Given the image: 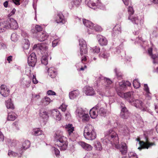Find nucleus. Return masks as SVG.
Instances as JSON below:
<instances>
[{"instance_id":"nucleus-1","label":"nucleus","mask_w":158,"mask_h":158,"mask_svg":"<svg viewBox=\"0 0 158 158\" xmlns=\"http://www.w3.org/2000/svg\"><path fill=\"white\" fill-rule=\"evenodd\" d=\"M104 134L105 137L101 139L104 144H106L110 143L113 147L117 149L120 148L118 135L113 129H111L106 131Z\"/></svg>"},{"instance_id":"nucleus-58","label":"nucleus","mask_w":158,"mask_h":158,"mask_svg":"<svg viewBox=\"0 0 158 158\" xmlns=\"http://www.w3.org/2000/svg\"><path fill=\"white\" fill-rule=\"evenodd\" d=\"M129 158H138L136 154L133 152H131L129 154Z\"/></svg>"},{"instance_id":"nucleus-49","label":"nucleus","mask_w":158,"mask_h":158,"mask_svg":"<svg viewBox=\"0 0 158 158\" xmlns=\"http://www.w3.org/2000/svg\"><path fill=\"white\" fill-rule=\"evenodd\" d=\"M51 39L53 41L52 42V46L53 47H56L58 44L59 42V40L57 38L56 36H55L54 38V37L52 38Z\"/></svg>"},{"instance_id":"nucleus-7","label":"nucleus","mask_w":158,"mask_h":158,"mask_svg":"<svg viewBox=\"0 0 158 158\" xmlns=\"http://www.w3.org/2000/svg\"><path fill=\"white\" fill-rule=\"evenodd\" d=\"M85 3L89 7L94 10L97 8L103 10H106L105 5L101 3L99 0H85Z\"/></svg>"},{"instance_id":"nucleus-27","label":"nucleus","mask_w":158,"mask_h":158,"mask_svg":"<svg viewBox=\"0 0 158 158\" xmlns=\"http://www.w3.org/2000/svg\"><path fill=\"white\" fill-rule=\"evenodd\" d=\"M81 1L82 0H72L69 5L70 8L72 9L78 7L81 5Z\"/></svg>"},{"instance_id":"nucleus-39","label":"nucleus","mask_w":158,"mask_h":158,"mask_svg":"<svg viewBox=\"0 0 158 158\" xmlns=\"http://www.w3.org/2000/svg\"><path fill=\"white\" fill-rule=\"evenodd\" d=\"M118 84V86L116 88V90L118 94V92H121V91L124 90L126 89L123 81L119 82Z\"/></svg>"},{"instance_id":"nucleus-8","label":"nucleus","mask_w":158,"mask_h":158,"mask_svg":"<svg viewBox=\"0 0 158 158\" xmlns=\"http://www.w3.org/2000/svg\"><path fill=\"white\" fill-rule=\"evenodd\" d=\"M118 95L120 97L124 98L131 104L135 98V94L134 92L132 91L125 93H123L122 92H118Z\"/></svg>"},{"instance_id":"nucleus-55","label":"nucleus","mask_w":158,"mask_h":158,"mask_svg":"<svg viewBox=\"0 0 158 158\" xmlns=\"http://www.w3.org/2000/svg\"><path fill=\"white\" fill-rule=\"evenodd\" d=\"M91 50L93 52L98 53L100 52V48L99 47L96 46L92 48Z\"/></svg>"},{"instance_id":"nucleus-13","label":"nucleus","mask_w":158,"mask_h":158,"mask_svg":"<svg viewBox=\"0 0 158 158\" xmlns=\"http://www.w3.org/2000/svg\"><path fill=\"white\" fill-rule=\"evenodd\" d=\"M76 21L81 23L82 22L84 25L89 28V29H92L93 28V23L85 19H81L78 17L76 18Z\"/></svg>"},{"instance_id":"nucleus-61","label":"nucleus","mask_w":158,"mask_h":158,"mask_svg":"<svg viewBox=\"0 0 158 158\" xmlns=\"http://www.w3.org/2000/svg\"><path fill=\"white\" fill-rule=\"evenodd\" d=\"M124 4L127 6L129 5H131V0H122Z\"/></svg>"},{"instance_id":"nucleus-24","label":"nucleus","mask_w":158,"mask_h":158,"mask_svg":"<svg viewBox=\"0 0 158 158\" xmlns=\"http://www.w3.org/2000/svg\"><path fill=\"white\" fill-rule=\"evenodd\" d=\"M84 92L86 95L92 96L95 94V92L92 87L86 86L84 88Z\"/></svg>"},{"instance_id":"nucleus-63","label":"nucleus","mask_w":158,"mask_h":158,"mask_svg":"<svg viewBox=\"0 0 158 158\" xmlns=\"http://www.w3.org/2000/svg\"><path fill=\"white\" fill-rule=\"evenodd\" d=\"M144 90L146 92V93H149V88L147 84H144Z\"/></svg>"},{"instance_id":"nucleus-32","label":"nucleus","mask_w":158,"mask_h":158,"mask_svg":"<svg viewBox=\"0 0 158 158\" xmlns=\"http://www.w3.org/2000/svg\"><path fill=\"white\" fill-rule=\"evenodd\" d=\"M48 72L49 76L52 78H55L57 74L56 70L53 67L48 68Z\"/></svg>"},{"instance_id":"nucleus-3","label":"nucleus","mask_w":158,"mask_h":158,"mask_svg":"<svg viewBox=\"0 0 158 158\" xmlns=\"http://www.w3.org/2000/svg\"><path fill=\"white\" fill-rule=\"evenodd\" d=\"M38 45L41 53L43 55L41 60V62L42 64L46 65L48 64V59H51L50 52H48V45L44 43L38 44Z\"/></svg>"},{"instance_id":"nucleus-34","label":"nucleus","mask_w":158,"mask_h":158,"mask_svg":"<svg viewBox=\"0 0 158 158\" xmlns=\"http://www.w3.org/2000/svg\"><path fill=\"white\" fill-rule=\"evenodd\" d=\"M52 116L57 121H60L61 118V115L60 112L57 109H55L53 110L52 112Z\"/></svg>"},{"instance_id":"nucleus-40","label":"nucleus","mask_w":158,"mask_h":158,"mask_svg":"<svg viewBox=\"0 0 158 158\" xmlns=\"http://www.w3.org/2000/svg\"><path fill=\"white\" fill-rule=\"evenodd\" d=\"M39 114L40 117L42 119L47 120L49 118L48 112L45 110H40Z\"/></svg>"},{"instance_id":"nucleus-37","label":"nucleus","mask_w":158,"mask_h":158,"mask_svg":"<svg viewBox=\"0 0 158 158\" xmlns=\"http://www.w3.org/2000/svg\"><path fill=\"white\" fill-rule=\"evenodd\" d=\"M102 30V28L101 27L97 25H94L93 24V28L92 29H88V32L89 34H94V31H101Z\"/></svg>"},{"instance_id":"nucleus-25","label":"nucleus","mask_w":158,"mask_h":158,"mask_svg":"<svg viewBox=\"0 0 158 158\" xmlns=\"http://www.w3.org/2000/svg\"><path fill=\"white\" fill-rule=\"evenodd\" d=\"M55 21L57 23L64 24L66 22L64 16L61 13L58 14L55 18Z\"/></svg>"},{"instance_id":"nucleus-43","label":"nucleus","mask_w":158,"mask_h":158,"mask_svg":"<svg viewBox=\"0 0 158 158\" xmlns=\"http://www.w3.org/2000/svg\"><path fill=\"white\" fill-rule=\"evenodd\" d=\"M43 131L39 128L33 129L32 131V134L35 136H39L43 134Z\"/></svg>"},{"instance_id":"nucleus-9","label":"nucleus","mask_w":158,"mask_h":158,"mask_svg":"<svg viewBox=\"0 0 158 158\" xmlns=\"http://www.w3.org/2000/svg\"><path fill=\"white\" fill-rule=\"evenodd\" d=\"M131 104L136 107L139 108L143 111H148L151 114H152V112L149 111L147 108H145L143 103L141 100L138 99H135V98Z\"/></svg>"},{"instance_id":"nucleus-59","label":"nucleus","mask_w":158,"mask_h":158,"mask_svg":"<svg viewBox=\"0 0 158 158\" xmlns=\"http://www.w3.org/2000/svg\"><path fill=\"white\" fill-rule=\"evenodd\" d=\"M157 31H153L151 34L150 35V38L152 39L154 37L157 36Z\"/></svg>"},{"instance_id":"nucleus-6","label":"nucleus","mask_w":158,"mask_h":158,"mask_svg":"<svg viewBox=\"0 0 158 158\" xmlns=\"http://www.w3.org/2000/svg\"><path fill=\"white\" fill-rule=\"evenodd\" d=\"M98 80L99 81L97 82L96 85L101 89H108L112 87V81L109 79L101 76L98 77Z\"/></svg>"},{"instance_id":"nucleus-19","label":"nucleus","mask_w":158,"mask_h":158,"mask_svg":"<svg viewBox=\"0 0 158 158\" xmlns=\"http://www.w3.org/2000/svg\"><path fill=\"white\" fill-rule=\"evenodd\" d=\"M78 144L85 150L90 151L93 148L89 144L83 141H79L78 143Z\"/></svg>"},{"instance_id":"nucleus-35","label":"nucleus","mask_w":158,"mask_h":158,"mask_svg":"<svg viewBox=\"0 0 158 158\" xmlns=\"http://www.w3.org/2000/svg\"><path fill=\"white\" fill-rule=\"evenodd\" d=\"M121 26L119 24L116 25L114 28L112 36H115L121 33Z\"/></svg>"},{"instance_id":"nucleus-41","label":"nucleus","mask_w":158,"mask_h":158,"mask_svg":"<svg viewBox=\"0 0 158 158\" xmlns=\"http://www.w3.org/2000/svg\"><path fill=\"white\" fill-rule=\"evenodd\" d=\"M94 146L95 150L98 151H101L103 149V148L100 142L98 140H96L94 141Z\"/></svg>"},{"instance_id":"nucleus-54","label":"nucleus","mask_w":158,"mask_h":158,"mask_svg":"<svg viewBox=\"0 0 158 158\" xmlns=\"http://www.w3.org/2000/svg\"><path fill=\"white\" fill-rule=\"evenodd\" d=\"M25 42L24 44L23 48L24 49H27L29 48L30 44L28 40L25 39Z\"/></svg>"},{"instance_id":"nucleus-42","label":"nucleus","mask_w":158,"mask_h":158,"mask_svg":"<svg viewBox=\"0 0 158 158\" xmlns=\"http://www.w3.org/2000/svg\"><path fill=\"white\" fill-rule=\"evenodd\" d=\"M127 151V146L126 143L124 142H122L121 144L120 152L123 154H126Z\"/></svg>"},{"instance_id":"nucleus-64","label":"nucleus","mask_w":158,"mask_h":158,"mask_svg":"<svg viewBox=\"0 0 158 158\" xmlns=\"http://www.w3.org/2000/svg\"><path fill=\"white\" fill-rule=\"evenodd\" d=\"M15 11L16 10L15 8H14L8 15V16L9 18H10V17L15 14Z\"/></svg>"},{"instance_id":"nucleus-48","label":"nucleus","mask_w":158,"mask_h":158,"mask_svg":"<svg viewBox=\"0 0 158 158\" xmlns=\"http://www.w3.org/2000/svg\"><path fill=\"white\" fill-rule=\"evenodd\" d=\"M6 142L8 145L11 147H15L16 145V141L13 140H12L10 139H7Z\"/></svg>"},{"instance_id":"nucleus-36","label":"nucleus","mask_w":158,"mask_h":158,"mask_svg":"<svg viewBox=\"0 0 158 158\" xmlns=\"http://www.w3.org/2000/svg\"><path fill=\"white\" fill-rule=\"evenodd\" d=\"M51 102V101L50 98L45 97L41 100L40 103L39 105L44 106H46L49 104Z\"/></svg>"},{"instance_id":"nucleus-30","label":"nucleus","mask_w":158,"mask_h":158,"mask_svg":"<svg viewBox=\"0 0 158 158\" xmlns=\"http://www.w3.org/2000/svg\"><path fill=\"white\" fill-rule=\"evenodd\" d=\"M77 118L79 120H81L83 122H88L89 119L90 117L88 114V111H87L83 113L82 115L81 116Z\"/></svg>"},{"instance_id":"nucleus-62","label":"nucleus","mask_w":158,"mask_h":158,"mask_svg":"<svg viewBox=\"0 0 158 158\" xmlns=\"http://www.w3.org/2000/svg\"><path fill=\"white\" fill-rule=\"evenodd\" d=\"M67 106L64 104L63 103L60 107V108L63 111H65L66 109Z\"/></svg>"},{"instance_id":"nucleus-46","label":"nucleus","mask_w":158,"mask_h":158,"mask_svg":"<svg viewBox=\"0 0 158 158\" xmlns=\"http://www.w3.org/2000/svg\"><path fill=\"white\" fill-rule=\"evenodd\" d=\"M16 118V114L13 112L8 113L7 120L10 121H14Z\"/></svg>"},{"instance_id":"nucleus-20","label":"nucleus","mask_w":158,"mask_h":158,"mask_svg":"<svg viewBox=\"0 0 158 158\" xmlns=\"http://www.w3.org/2000/svg\"><path fill=\"white\" fill-rule=\"evenodd\" d=\"M9 90L6 85H2L0 86V93L4 97H6L9 94Z\"/></svg>"},{"instance_id":"nucleus-26","label":"nucleus","mask_w":158,"mask_h":158,"mask_svg":"<svg viewBox=\"0 0 158 158\" xmlns=\"http://www.w3.org/2000/svg\"><path fill=\"white\" fill-rule=\"evenodd\" d=\"M30 145V143L29 140H25L23 141L22 143L21 148L19 149L21 151L19 152L20 153H22L23 151L28 148Z\"/></svg>"},{"instance_id":"nucleus-10","label":"nucleus","mask_w":158,"mask_h":158,"mask_svg":"<svg viewBox=\"0 0 158 158\" xmlns=\"http://www.w3.org/2000/svg\"><path fill=\"white\" fill-rule=\"evenodd\" d=\"M80 53L81 56L86 55L87 53V45L85 41L82 39L79 40Z\"/></svg>"},{"instance_id":"nucleus-31","label":"nucleus","mask_w":158,"mask_h":158,"mask_svg":"<svg viewBox=\"0 0 158 158\" xmlns=\"http://www.w3.org/2000/svg\"><path fill=\"white\" fill-rule=\"evenodd\" d=\"M77 118L79 120H81L83 122H88L89 119L90 117L88 114V111H87L83 113L82 115L81 116Z\"/></svg>"},{"instance_id":"nucleus-11","label":"nucleus","mask_w":158,"mask_h":158,"mask_svg":"<svg viewBox=\"0 0 158 158\" xmlns=\"http://www.w3.org/2000/svg\"><path fill=\"white\" fill-rule=\"evenodd\" d=\"M81 56V61L77 63L76 65L77 69L79 71H83L86 68V66L85 63L87 59L86 56V55H83Z\"/></svg>"},{"instance_id":"nucleus-17","label":"nucleus","mask_w":158,"mask_h":158,"mask_svg":"<svg viewBox=\"0 0 158 158\" xmlns=\"http://www.w3.org/2000/svg\"><path fill=\"white\" fill-rule=\"evenodd\" d=\"M123 106L124 105L123 104L121 106V110L120 114V116L124 119H127L129 117L130 113L127 108Z\"/></svg>"},{"instance_id":"nucleus-12","label":"nucleus","mask_w":158,"mask_h":158,"mask_svg":"<svg viewBox=\"0 0 158 158\" xmlns=\"http://www.w3.org/2000/svg\"><path fill=\"white\" fill-rule=\"evenodd\" d=\"M7 29L11 28L16 29L18 27V25L16 21L12 18H10L8 21H4Z\"/></svg>"},{"instance_id":"nucleus-14","label":"nucleus","mask_w":158,"mask_h":158,"mask_svg":"<svg viewBox=\"0 0 158 158\" xmlns=\"http://www.w3.org/2000/svg\"><path fill=\"white\" fill-rule=\"evenodd\" d=\"M36 57L34 53H31L28 57L27 62L28 65L32 67L35 66L36 62Z\"/></svg>"},{"instance_id":"nucleus-56","label":"nucleus","mask_w":158,"mask_h":158,"mask_svg":"<svg viewBox=\"0 0 158 158\" xmlns=\"http://www.w3.org/2000/svg\"><path fill=\"white\" fill-rule=\"evenodd\" d=\"M8 155L10 156H16L18 155V154L11 150H9Z\"/></svg>"},{"instance_id":"nucleus-15","label":"nucleus","mask_w":158,"mask_h":158,"mask_svg":"<svg viewBox=\"0 0 158 158\" xmlns=\"http://www.w3.org/2000/svg\"><path fill=\"white\" fill-rule=\"evenodd\" d=\"M145 139L146 141L145 142L143 141H139V139H137V140L139 141V144L140 146V147H139L138 149L141 150L142 148L148 149L154 144V143H150L148 142V138L146 137H145Z\"/></svg>"},{"instance_id":"nucleus-44","label":"nucleus","mask_w":158,"mask_h":158,"mask_svg":"<svg viewBox=\"0 0 158 158\" xmlns=\"http://www.w3.org/2000/svg\"><path fill=\"white\" fill-rule=\"evenodd\" d=\"M99 56L100 58L106 59L110 56V54L106 51H103L102 50L100 53L99 55Z\"/></svg>"},{"instance_id":"nucleus-21","label":"nucleus","mask_w":158,"mask_h":158,"mask_svg":"<svg viewBox=\"0 0 158 158\" xmlns=\"http://www.w3.org/2000/svg\"><path fill=\"white\" fill-rule=\"evenodd\" d=\"M97 38L100 45L104 46L107 45L108 41L105 37L100 35H97Z\"/></svg>"},{"instance_id":"nucleus-23","label":"nucleus","mask_w":158,"mask_h":158,"mask_svg":"<svg viewBox=\"0 0 158 158\" xmlns=\"http://www.w3.org/2000/svg\"><path fill=\"white\" fill-rule=\"evenodd\" d=\"M48 36V34L45 32H39L37 35V38L40 41H43L46 40Z\"/></svg>"},{"instance_id":"nucleus-60","label":"nucleus","mask_w":158,"mask_h":158,"mask_svg":"<svg viewBox=\"0 0 158 158\" xmlns=\"http://www.w3.org/2000/svg\"><path fill=\"white\" fill-rule=\"evenodd\" d=\"M53 150L54 151V152L56 156L57 157L60 155V152L59 150L55 147L52 148Z\"/></svg>"},{"instance_id":"nucleus-53","label":"nucleus","mask_w":158,"mask_h":158,"mask_svg":"<svg viewBox=\"0 0 158 158\" xmlns=\"http://www.w3.org/2000/svg\"><path fill=\"white\" fill-rule=\"evenodd\" d=\"M19 39V36L17 34L15 33H13L11 36V39L12 41L16 42Z\"/></svg>"},{"instance_id":"nucleus-38","label":"nucleus","mask_w":158,"mask_h":158,"mask_svg":"<svg viewBox=\"0 0 158 158\" xmlns=\"http://www.w3.org/2000/svg\"><path fill=\"white\" fill-rule=\"evenodd\" d=\"M87 111L81 107H78L77 108L75 113L77 117L78 118Z\"/></svg>"},{"instance_id":"nucleus-57","label":"nucleus","mask_w":158,"mask_h":158,"mask_svg":"<svg viewBox=\"0 0 158 158\" xmlns=\"http://www.w3.org/2000/svg\"><path fill=\"white\" fill-rule=\"evenodd\" d=\"M97 156L95 154H87L84 158H97Z\"/></svg>"},{"instance_id":"nucleus-52","label":"nucleus","mask_w":158,"mask_h":158,"mask_svg":"<svg viewBox=\"0 0 158 158\" xmlns=\"http://www.w3.org/2000/svg\"><path fill=\"white\" fill-rule=\"evenodd\" d=\"M133 86L136 89L139 88L140 86V84L138 79H135L133 81Z\"/></svg>"},{"instance_id":"nucleus-2","label":"nucleus","mask_w":158,"mask_h":158,"mask_svg":"<svg viewBox=\"0 0 158 158\" xmlns=\"http://www.w3.org/2000/svg\"><path fill=\"white\" fill-rule=\"evenodd\" d=\"M54 137L55 145L59 148L60 150L65 151L66 150L68 143L66 137L63 135V131L60 130L57 131Z\"/></svg>"},{"instance_id":"nucleus-47","label":"nucleus","mask_w":158,"mask_h":158,"mask_svg":"<svg viewBox=\"0 0 158 158\" xmlns=\"http://www.w3.org/2000/svg\"><path fill=\"white\" fill-rule=\"evenodd\" d=\"M98 114L101 116L105 117L107 113L106 110L103 108L101 107L98 110Z\"/></svg>"},{"instance_id":"nucleus-45","label":"nucleus","mask_w":158,"mask_h":158,"mask_svg":"<svg viewBox=\"0 0 158 158\" xmlns=\"http://www.w3.org/2000/svg\"><path fill=\"white\" fill-rule=\"evenodd\" d=\"M6 105L8 109H14V106L13 104L11 102V99H9L6 101Z\"/></svg>"},{"instance_id":"nucleus-18","label":"nucleus","mask_w":158,"mask_h":158,"mask_svg":"<svg viewBox=\"0 0 158 158\" xmlns=\"http://www.w3.org/2000/svg\"><path fill=\"white\" fill-rule=\"evenodd\" d=\"M31 82V79L27 77H22L20 80V83L21 85L26 88L29 87Z\"/></svg>"},{"instance_id":"nucleus-5","label":"nucleus","mask_w":158,"mask_h":158,"mask_svg":"<svg viewBox=\"0 0 158 158\" xmlns=\"http://www.w3.org/2000/svg\"><path fill=\"white\" fill-rule=\"evenodd\" d=\"M83 134L85 139L89 140H93L96 137L94 128L90 124H88L85 127Z\"/></svg>"},{"instance_id":"nucleus-51","label":"nucleus","mask_w":158,"mask_h":158,"mask_svg":"<svg viewBox=\"0 0 158 158\" xmlns=\"http://www.w3.org/2000/svg\"><path fill=\"white\" fill-rule=\"evenodd\" d=\"M7 29L4 22L0 23V33L4 31Z\"/></svg>"},{"instance_id":"nucleus-50","label":"nucleus","mask_w":158,"mask_h":158,"mask_svg":"<svg viewBox=\"0 0 158 158\" xmlns=\"http://www.w3.org/2000/svg\"><path fill=\"white\" fill-rule=\"evenodd\" d=\"M114 71L115 73L116 76L118 79L121 80L122 79V74L121 72H119L118 69L117 68L114 69Z\"/></svg>"},{"instance_id":"nucleus-4","label":"nucleus","mask_w":158,"mask_h":158,"mask_svg":"<svg viewBox=\"0 0 158 158\" xmlns=\"http://www.w3.org/2000/svg\"><path fill=\"white\" fill-rule=\"evenodd\" d=\"M129 14L128 19L135 25V27L138 29H140L143 23V20L142 19H139L136 15H134V10L132 6H129L128 8Z\"/></svg>"},{"instance_id":"nucleus-28","label":"nucleus","mask_w":158,"mask_h":158,"mask_svg":"<svg viewBox=\"0 0 158 158\" xmlns=\"http://www.w3.org/2000/svg\"><path fill=\"white\" fill-rule=\"evenodd\" d=\"M119 132L124 136H128L130 134V131L127 127L125 125L120 126Z\"/></svg>"},{"instance_id":"nucleus-33","label":"nucleus","mask_w":158,"mask_h":158,"mask_svg":"<svg viewBox=\"0 0 158 158\" xmlns=\"http://www.w3.org/2000/svg\"><path fill=\"white\" fill-rule=\"evenodd\" d=\"M80 93L78 90L77 89L72 91L69 93V97L70 99H73L77 97L79 95Z\"/></svg>"},{"instance_id":"nucleus-29","label":"nucleus","mask_w":158,"mask_h":158,"mask_svg":"<svg viewBox=\"0 0 158 158\" xmlns=\"http://www.w3.org/2000/svg\"><path fill=\"white\" fill-rule=\"evenodd\" d=\"M148 54L151 57V58L153 59V63L155 64L158 62V55L156 54H152V49L151 48H150L148 50Z\"/></svg>"},{"instance_id":"nucleus-16","label":"nucleus","mask_w":158,"mask_h":158,"mask_svg":"<svg viewBox=\"0 0 158 158\" xmlns=\"http://www.w3.org/2000/svg\"><path fill=\"white\" fill-rule=\"evenodd\" d=\"M65 128L67 130L69 137L71 139H74L75 136L73 132L74 131V127L72 124H68L65 126Z\"/></svg>"},{"instance_id":"nucleus-22","label":"nucleus","mask_w":158,"mask_h":158,"mask_svg":"<svg viewBox=\"0 0 158 158\" xmlns=\"http://www.w3.org/2000/svg\"><path fill=\"white\" fill-rule=\"evenodd\" d=\"M98 106L92 108L89 111V114L91 117L93 118H96L98 114Z\"/></svg>"}]
</instances>
